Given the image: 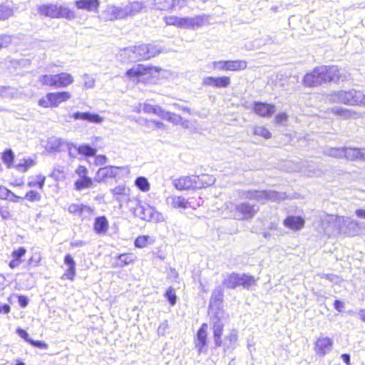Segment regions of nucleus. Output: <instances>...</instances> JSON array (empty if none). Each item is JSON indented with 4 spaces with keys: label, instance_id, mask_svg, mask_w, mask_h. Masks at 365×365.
<instances>
[{
    "label": "nucleus",
    "instance_id": "f257e3e1",
    "mask_svg": "<svg viewBox=\"0 0 365 365\" xmlns=\"http://www.w3.org/2000/svg\"><path fill=\"white\" fill-rule=\"evenodd\" d=\"M162 51V48L156 45L142 43L122 49L120 51L119 56L123 61H138L150 59L158 56Z\"/></svg>",
    "mask_w": 365,
    "mask_h": 365
},
{
    "label": "nucleus",
    "instance_id": "f03ea898",
    "mask_svg": "<svg viewBox=\"0 0 365 365\" xmlns=\"http://www.w3.org/2000/svg\"><path fill=\"white\" fill-rule=\"evenodd\" d=\"M143 8V4L140 1H133L120 6L108 5L103 11V16L108 21L123 19L135 15L140 12Z\"/></svg>",
    "mask_w": 365,
    "mask_h": 365
},
{
    "label": "nucleus",
    "instance_id": "7ed1b4c3",
    "mask_svg": "<svg viewBox=\"0 0 365 365\" xmlns=\"http://www.w3.org/2000/svg\"><path fill=\"white\" fill-rule=\"evenodd\" d=\"M325 100L331 103H342L351 106L365 107V94L355 89L334 91L327 95Z\"/></svg>",
    "mask_w": 365,
    "mask_h": 365
},
{
    "label": "nucleus",
    "instance_id": "20e7f679",
    "mask_svg": "<svg viewBox=\"0 0 365 365\" xmlns=\"http://www.w3.org/2000/svg\"><path fill=\"white\" fill-rule=\"evenodd\" d=\"M256 280L254 277L247 274H240L236 272L226 273L223 274L222 282V286L227 289H234L239 286L244 289H249L255 285Z\"/></svg>",
    "mask_w": 365,
    "mask_h": 365
},
{
    "label": "nucleus",
    "instance_id": "39448f33",
    "mask_svg": "<svg viewBox=\"0 0 365 365\" xmlns=\"http://www.w3.org/2000/svg\"><path fill=\"white\" fill-rule=\"evenodd\" d=\"M241 198L255 200L257 202L264 203L267 200L272 202H280L286 198L284 192H279L274 190H246L240 193Z\"/></svg>",
    "mask_w": 365,
    "mask_h": 365
},
{
    "label": "nucleus",
    "instance_id": "423d86ee",
    "mask_svg": "<svg viewBox=\"0 0 365 365\" xmlns=\"http://www.w3.org/2000/svg\"><path fill=\"white\" fill-rule=\"evenodd\" d=\"M322 225L329 235L331 234L334 230L346 232V225H357V222L350 217H338L334 215H326L322 220Z\"/></svg>",
    "mask_w": 365,
    "mask_h": 365
},
{
    "label": "nucleus",
    "instance_id": "0eeeda50",
    "mask_svg": "<svg viewBox=\"0 0 365 365\" xmlns=\"http://www.w3.org/2000/svg\"><path fill=\"white\" fill-rule=\"evenodd\" d=\"M133 214L141 220L148 222L157 223L164 221L163 215L157 211L155 207L138 200L133 208Z\"/></svg>",
    "mask_w": 365,
    "mask_h": 365
},
{
    "label": "nucleus",
    "instance_id": "6e6552de",
    "mask_svg": "<svg viewBox=\"0 0 365 365\" xmlns=\"http://www.w3.org/2000/svg\"><path fill=\"white\" fill-rule=\"evenodd\" d=\"M235 218L239 220H244L252 218L259 211L257 205H252L250 202H242L235 207Z\"/></svg>",
    "mask_w": 365,
    "mask_h": 365
},
{
    "label": "nucleus",
    "instance_id": "1a4fd4ad",
    "mask_svg": "<svg viewBox=\"0 0 365 365\" xmlns=\"http://www.w3.org/2000/svg\"><path fill=\"white\" fill-rule=\"evenodd\" d=\"M339 80L345 81L346 76H344L337 66H322L321 67V81H334Z\"/></svg>",
    "mask_w": 365,
    "mask_h": 365
},
{
    "label": "nucleus",
    "instance_id": "9d476101",
    "mask_svg": "<svg viewBox=\"0 0 365 365\" xmlns=\"http://www.w3.org/2000/svg\"><path fill=\"white\" fill-rule=\"evenodd\" d=\"M213 325L212 327L213 333V339L215 347H220L222 345V335L225 324L222 322L220 317L218 314L214 316L212 319Z\"/></svg>",
    "mask_w": 365,
    "mask_h": 365
},
{
    "label": "nucleus",
    "instance_id": "9b49d317",
    "mask_svg": "<svg viewBox=\"0 0 365 365\" xmlns=\"http://www.w3.org/2000/svg\"><path fill=\"white\" fill-rule=\"evenodd\" d=\"M52 147L55 149H61L66 147L68 151V155L71 158H76L80 154L79 147L76 146L73 143H68L62 138H53L51 140Z\"/></svg>",
    "mask_w": 365,
    "mask_h": 365
},
{
    "label": "nucleus",
    "instance_id": "f8f14e48",
    "mask_svg": "<svg viewBox=\"0 0 365 365\" xmlns=\"http://www.w3.org/2000/svg\"><path fill=\"white\" fill-rule=\"evenodd\" d=\"M153 71H158L155 67L137 64L128 69L125 74L129 78H139L147 74H152Z\"/></svg>",
    "mask_w": 365,
    "mask_h": 365
},
{
    "label": "nucleus",
    "instance_id": "ddd939ff",
    "mask_svg": "<svg viewBox=\"0 0 365 365\" xmlns=\"http://www.w3.org/2000/svg\"><path fill=\"white\" fill-rule=\"evenodd\" d=\"M230 84V78L227 76L222 77H205L202 80V85L215 88H227Z\"/></svg>",
    "mask_w": 365,
    "mask_h": 365
},
{
    "label": "nucleus",
    "instance_id": "4468645a",
    "mask_svg": "<svg viewBox=\"0 0 365 365\" xmlns=\"http://www.w3.org/2000/svg\"><path fill=\"white\" fill-rule=\"evenodd\" d=\"M343 158L351 161L356 160H365V148L344 147Z\"/></svg>",
    "mask_w": 365,
    "mask_h": 365
},
{
    "label": "nucleus",
    "instance_id": "2eb2a0df",
    "mask_svg": "<svg viewBox=\"0 0 365 365\" xmlns=\"http://www.w3.org/2000/svg\"><path fill=\"white\" fill-rule=\"evenodd\" d=\"M194 189H201L213 185L215 178L212 175L202 174L200 175H192Z\"/></svg>",
    "mask_w": 365,
    "mask_h": 365
},
{
    "label": "nucleus",
    "instance_id": "dca6fc26",
    "mask_svg": "<svg viewBox=\"0 0 365 365\" xmlns=\"http://www.w3.org/2000/svg\"><path fill=\"white\" fill-rule=\"evenodd\" d=\"M71 97V93L67 91L49 93L46 95L50 106L52 107H57L61 103L68 100Z\"/></svg>",
    "mask_w": 365,
    "mask_h": 365
},
{
    "label": "nucleus",
    "instance_id": "f3484780",
    "mask_svg": "<svg viewBox=\"0 0 365 365\" xmlns=\"http://www.w3.org/2000/svg\"><path fill=\"white\" fill-rule=\"evenodd\" d=\"M154 5L159 10H169L174 7H183L185 5V0H153Z\"/></svg>",
    "mask_w": 365,
    "mask_h": 365
},
{
    "label": "nucleus",
    "instance_id": "a211bd4d",
    "mask_svg": "<svg viewBox=\"0 0 365 365\" xmlns=\"http://www.w3.org/2000/svg\"><path fill=\"white\" fill-rule=\"evenodd\" d=\"M119 168L108 166L100 168L94 178V180L96 182H101L106 178H114L118 173Z\"/></svg>",
    "mask_w": 365,
    "mask_h": 365
},
{
    "label": "nucleus",
    "instance_id": "6ab92c4d",
    "mask_svg": "<svg viewBox=\"0 0 365 365\" xmlns=\"http://www.w3.org/2000/svg\"><path fill=\"white\" fill-rule=\"evenodd\" d=\"M253 108L255 112L262 117L271 116L275 112L274 105L261 102H255Z\"/></svg>",
    "mask_w": 365,
    "mask_h": 365
},
{
    "label": "nucleus",
    "instance_id": "aec40b11",
    "mask_svg": "<svg viewBox=\"0 0 365 365\" xmlns=\"http://www.w3.org/2000/svg\"><path fill=\"white\" fill-rule=\"evenodd\" d=\"M207 324L203 323L197 333V339L195 340V347L198 349L199 352L202 351L204 346L207 345Z\"/></svg>",
    "mask_w": 365,
    "mask_h": 365
},
{
    "label": "nucleus",
    "instance_id": "412c9836",
    "mask_svg": "<svg viewBox=\"0 0 365 365\" xmlns=\"http://www.w3.org/2000/svg\"><path fill=\"white\" fill-rule=\"evenodd\" d=\"M283 225L289 229L297 231L304 227V220L301 217L291 215L284 219Z\"/></svg>",
    "mask_w": 365,
    "mask_h": 365
},
{
    "label": "nucleus",
    "instance_id": "4be33fe9",
    "mask_svg": "<svg viewBox=\"0 0 365 365\" xmlns=\"http://www.w3.org/2000/svg\"><path fill=\"white\" fill-rule=\"evenodd\" d=\"M58 7V6L57 4H43L38 7L37 11L41 15L52 19H57Z\"/></svg>",
    "mask_w": 365,
    "mask_h": 365
},
{
    "label": "nucleus",
    "instance_id": "5701e85b",
    "mask_svg": "<svg viewBox=\"0 0 365 365\" xmlns=\"http://www.w3.org/2000/svg\"><path fill=\"white\" fill-rule=\"evenodd\" d=\"M72 117L75 120H83L93 123H101L103 120V118L98 114L91 113L89 112L81 113L78 111L74 113Z\"/></svg>",
    "mask_w": 365,
    "mask_h": 365
},
{
    "label": "nucleus",
    "instance_id": "b1692460",
    "mask_svg": "<svg viewBox=\"0 0 365 365\" xmlns=\"http://www.w3.org/2000/svg\"><path fill=\"white\" fill-rule=\"evenodd\" d=\"M55 88H66L73 82V76L68 73H61L54 75Z\"/></svg>",
    "mask_w": 365,
    "mask_h": 365
},
{
    "label": "nucleus",
    "instance_id": "393cba45",
    "mask_svg": "<svg viewBox=\"0 0 365 365\" xmlns=\"http://www.w3.org/2000/svg\"><path fill=\"white\" fill-rule=\"evenodd\" d=\"M332 113L343 118V119H356L359 118L361 115L359 113L354 111L351 109L344 108L341 107H336L332 109Z\"/></svg>",
    "mask_w": 365,
    "mask_h": 365
},
{
    "label": "nucleus",
    "instance_id": "a878e982",
    "mask_svg": "<svg viewBox=\"0 0 365 365\" xmlns=\"http://www.w3.org/2000/svg\"><path fill=\"white\" fill-rule=\"evenodd\" d=\"M173 185L179 190L194 189L192 175L174 180Z\"/></svg>",
    "mask_w": 365,
    "mask_h": 365
},
{
    "label": "nucleus",
    "instance_id": "bb28decb",
    "mask_svg": "<svg viewBox=\"0 0 365 365\" xmlns=\"http://www.w3.org/2000/svg\"><path fill=\"white\" fill-rule=\"evenodd\" d=\"M78 9H84L88 11H96L100 5L99 0H78L75 2Z\"/></svg>",
    "mask_w": 365,
    "mask_h": 365
},
{
    "label": "nucleus",
    "instance_id": "cd10ccee",
    "mask_svg": "<svg viewBox=\"0 0 365 365\" xmlns=\"http://www.w3.org/2000/svg\"><path fill=\"white\" fill-rule=\"evenodd\" d=\"M224 290L222 286H217L212 291L210 299V306L220 307L223 301Z\"/></svg>",
    "mask_w": 365,
    "mask_h": 365
},
{
    "label": "nucleus",
    "instance_id": "c85d7f7f",
    "mask_svg": "<svg viewBox=\"0 0 365 365\" xmlns=\"http://www.w3.org/2000/svg\"><path fill=\"white\" fill-rule=\"evenodd\" d=\"M303 82L306 86H317L319 83V69L316 67L313 71L307 73Z\"/></svg>",
    "mask_w": 365,
    "mask_h": 365
},
{
    "label": "nucleus",
    "instance_id": "c756f323",
    "mask_svg": "<svg viewBox=\"0 0 365 365\" xmlns=\"http://www.w3.org/2000/svg\"><path fill=\"white\" fill-rule=\"evenodd\" d=\"M166 202L168 205L173 208L187 209V199L182 196L171 195L169 196Z\"/></svg>",
    "mask_w": 365,
    "mask_h": 365
},
{
    "label": "nucleus",
    "instance_id": "7c9ffc66",
    "mask_svg": "<svg viewBox=\"0 0 365 365\" xmlns=\"http://www.w3.org/2000/svg\"><path fill=\"white\" fill-rule=\"evenodd\" d=\"M64 263L68 266L65 276L67 279L72 280L76 273V262L71 255L68 254L65 256Z\"/></svg>",
    "mask_w": 365,
    "mask_h": 365
},
{
    "label": "nucleus",
    "instance_id": "2f4dec72",
    "mask_svg": "<svg viewBox=\"0 0 365 365\" xmlns=\"http://www.w3.org/2000/svg\"><path fill=\"white\" fill-rule=\"evenodd\" d=\"M94 230L98 234H105L108 228V222L106 217H98L95 219Z\"/></svg>",
    "mask_w": 365,
    "mask_h": 365
},
{
    "label": "nucleus",
    "instance_id": "473e14b6",
    "mask_svg": "<svg viewBox=\"0 0 365 365\" xmlns=\"http://www.w3.org/2000/svg\"><path fill=\"white\" fill-rule=\"evenodd\" d=\"M238 339L237 330H232L230 333L225 336V342L224 344V351L226 352L230 349H233L235 347Z\"/></svg>",
    "mask_w": 365,
    "mask_h": 365
},
{
    "label": "nucleus",
    "instance_id": "72a5a7b5",
    "mask_svg": "<svg viewBox=\"0 0 365 365\" xmlns=\"http://www.w3.org/2000/svg\"><path fill=\"white\" fill-rule=\"evenodd\" d=\"M247 63L244 60L227 61V71H238L245 70Z\"/></svg>",
    "mask_w": 365,
    "mask_h": 365
},
{
    "label": "nucleus",
    "instance_id": "f704fd0d",
    "mask_svg": "<svg viewBox=\"0 0 365 365\" xmlns=\"http://www.w3.org/2000/svg\"><path fill=\"white\" fill-rule=\"evenodd\" d=\"M111 192L117 201L122 202L124 200V197L128 195L129 189L124 185H120L112 189Z\"/></svg>",
    "mask_w": 365,
    "mask_h": 365
},
{
    "label": "nucleus",
    "instance_id": "c9c22d12",
    "mask_svg": "<svg viewBox=\"0 0 365 365\" xmlns=\"http://www.w3.org/2000/svg\"><path fill=\"white\" fill-rule=\"evenodd\" d=\"M140 107L141 110L145 113H153L159 117H160L163 108L158 105H152L150 103H145L143 104H140Z\"/></svg>",
    "mask_w": 365,
    "mask_h": 365
},
{
    "label": "nucleus",
    "instance_id": "e433bc0d",
    "mask_svg": "<svg viewBox=\"0 0 365 365\" xmlns=\"http://www.w3.org/2000/svg\"><path fill=\"white\" fill-rule=\"evenodd\" d=\"M60 18H64L68 20H73L76 18V14L74 11L70 9L67 6H58L57 19Z\"/></svg>",
    "mask_w": 365,
    "mask_h": 365
},
{
    "label": "nucleus",
    "instance_id": "4c0bfd02",
    "mask_svg": "<svg viewBox=\"0 0 365 365\" xmlns=\"http://www.w3.org/2000/svg\"><path fill=\"white\" fill-rule=\"evenodd\" d=\"M160 118L175 125L179 124L182 120V117L180 115L166 111L164 109L163 110Z\"/></svg>",
    "mask_w": 365,
    "mask_h": 365
},
{
    "label": "nucleus",
    "instance_id": "58836bf2",
    "mask_svg": "<svg viewBox=\"0 0 365 365\" xmlns=\"http://www.w3.org/2000/svg\"><path fill=\"white\" fill-rule=\"evenodd\" d=\"M93 183L92 179L88 177L79 178L75 182L74 184L75 189L78 191L85 188L91 187H93Z\"/></svg>",
    "mask_w": 365,
    "mask_h": 365
},
{
    "label": "nucleus",
    "instance_id": "ea45409f",
    "mask_svg": "<svg viewBox=\"0 0 365 365\" xmlns=\"http://www.w3.org/2000/svg\"><path fill=\"white\" fill-rule=\"evenodd\" d=\"M208 21V16L206 14L198 15L192 17V30H195L205 25Z\"/></svg>",
    "mask_w": 365,
    "mask_h": 365
},
{
    "label": "nucleus",
    "instance_id": "a19ab883",
    "mask_svg": "<svg viewBox=\"0 0 365 365\" xmlns=\"http://www.w3.org/2000/svg\"><path fill=\"white\" fill-rule=\"evenodd\" d=\"M164 21L167 25H172L178 28L183 29L184 17L175 16H165Z\"/></svg>",
    "mask_w": 365,
    "mask_h": 365
},
{
    "label": "nucleus",
    "instance_id": "79ce46f5",
    "mask_svg": "<svg viewBox=\"0 0 365 365\" xmlns=\"http://www.w3.org/2000/svg\"><path fill=\"white\" fill-rule=\"evenodd\" d=\"M68 210L70 213L81 215L83 212H90L91 208L88 206L78 204H71Z\"/></svg>",
    "mask_w": 365,
    "mask_h": 365
},
{
    "label": "nucleus",
    "instance_id": "37998d69",
    "mask_svg": "<svg viewBox=\"0 0 365 365\" xmlns=\"http://www.w3.org/2000/svg\"><path fill=\"white\" fill-rule=\"evenodd\" d=\"M326 155L336 158H343L344 156V147L343 148H327L324 150Z\"/></svg>",
    "mask_w": 365,
    "mask_h": 365
},
{
    "label": "nucleus",
    "instance_id": "c03bdc74",
    "mask_svg": "<svg viewBox=\"0 0 365 365\" xmlns=\"http://www.w3.org/2000/svg\"><path fill=\"white\" fill-rule=\"evenodd\" d=\"M13 15L12 8L7 4H0V21L8 19Z\"/></svg>",
    "mask_w": 365,
    "mask_h": 365
},
{
    "label": "nucleus",
    "instance_id": "a18cd8bd",
    "mask_svg": "<svg viewBox=\"0 0 365 365\" xmlns=\"http://www.w3.org/2000/svg\"><path fill=\"white\" fill-rule=\"evenodd\" d=\"M79 149L80 154L85 156L92 157L96 155V149L87 144H83L79 146Z\"/></svg>",
    "mask_w": 365,
    "mask_h": 365
},
{
    "label": "nucleus",
    "instance_id": "49530a36",
    "mask_svg": "<svg viewBox=\"0 0 365 365\" xmlns=\"http://www.w3.org/2000/svg\"><path fill=\"white\" fill-rule=\"evenodd\" d=\"M14 158V154L11 149L6 150L1 156L3 162L7 165L8 168H11Z\"/></svg>",
    "mask_w": 365,
    "mask_h": 365
},
{
    "label": "nucleus",
    "instance_id": "de8ad7c7",
    "mask_svg": "<svg viewBox=\"0 0 365 365\" xmlns=\"http://www.w3.org/2000/svg\"><path fill=\"white\" fill-rule=\"evenodd\" d=\"M136 186L143 192L148 191L150 189V184L148 180L144 177H138L135 180Z\"/></svg>",
    "mask_w": 365,
    "mask_h": 365
},
{
    "label": "nucleus",
    "instance_id": "09e8293b",
    "mask_svg": "<svg viewBox=\"0 0 365 365\" xmlns=\"http://www.w3.org/2000/svg\"><path fill=\"white\" fill-rule=\"evenodd\" d=\"M255 135L264 137L266 139H269L272 137L271 133L263 126H255L253 129Z\"/></svg>",
    "mask_w": 365,
    "mask_h": 365
},
{
    "label": "nucleus",
    "instance_id": "8fccbe9b",
    "mask_svg": "<svg viewBox=\"0 0 365 365\" xmlns=\"http://www.w3.org/2000/svg\"><path fill=\"white\" fill-rule=\"evenodd\" d=\"M38 81L42 85L55 88L54 75H43L39 77Z\"/></svg>",
    "mask_w": 365,
    "mask_h": 365
},
{
    "label": "nucleus",
    "instance_id": "3c124183",
    "mask_svg": "<svg viewBox=\"0 0 365 365\" xmlns=\"http://www.w3.org/2000/svg\"><path fill=\"white\" fill-rule=\"evenodd\" d=\"M332 344V340L329 338L321 339V355L330 351Z\"/></svg>",
    "mask_w": 365,
    "mask_h": 365
},
{
    "label": "nucleus",
    "instance_id": "603ef678",
    "mask_svg": "<svg viewBox=\"0 0 365 365\" xmlns=\"http://www.w3.org/2000/svg\"><path fill=\"white\" fill-rule=\"evenodd\" d=\"M203 203V200L201 197L196 199L194 197H191L187 199V209L192 208L196 209L201 206Z\"/></svg>",
    "mask_w": 365,
    "mask_h": 365
},
{
    "label": "nucleus",
    "instance_id": "864d4df0",
    "mask_svg": "<svg viewBox=\"0 0 365 365\" xmlns=\"http://www.w3.org/2000/svg\"><path fill=\"white\" fill-rule=\"evenodd\" d=\"M165 296L168 299L170 305L173 306L176 304L177 296L175 294V291L173 287H170L167 289Z\"/></svg>",
    "mask_w": 365,
    "mask_h": 365
},
{
    "label": "nucleus",
    "instance_id": "5fc2aeb1",
    "mask_svg": "<svg viewBox=\"0 0 365 365\" xmlns=\"http://www.w3.org/2000/svg\"><path fill=\"white\" fill-rule=\"evenodd\" d=\"M24 198L31 202H38L41 200V195L36 191L30 190L26 194Z\"/></svg>",
    "mask_w": 365,
    "mask_h": 365
},
{
    "label": "nucleus",
    "instance_id": "6e6d98bb",
    "mask_svg": "<svg viewBox=\"0 0 365 365\" xmlns=\"http://www.w3.org/2000/svg\"><path fill=\"white\" fill-rule=\"evenodd\" d=\"M83 79L84 82V87L87 89L93 88L95 86V79L88 74H84L83 76Z\"/></svg>",
    "mask_w": 365,
    "mask_h": 365
},
{
    "label": "nucleus",
    "instance_id": "4d7b16f0",
    "mask_svg": "<svg viewBox=\"0 0 365 365\" xmlns=\"http://www.w3.org/2000/svg\"><path fill=\"white\" fill-rule=\"evenodd\" d=\"M121 266L127 265L133 261V256L129 254L120 255L118 257Z\"/></svg>",
    "mask_w": 365,
    "mask_h": 365
},
{
    "label": "nucleus",
    "instance_id": "13d9d810",
    "mask_svg": "<svg viewBox=\"0 0 365 365\" xmlns=\"http://www.w3.org/2000/svg\"><path fill=\"white\" fill-rule=\"evenodd\" d=\"M33 165V160H24V163H19L16 165L17 170L20 172H26L27 168Z\"/></svg>",
    "mask_w": 365,
    "mask_h": 365
},
{
    "label": "nucleus",
    "instance_id": "bf43d9fd",
    "mask_svg": "<svg viewBox=\"0 0 365 365\" xmlns=\"http://www.w3.org/2000/svg\"><path fill=\"white\" fill-rule=\"evenodd\" d=\"M148 236H140L136 238L135 245L137 247H144L147 245Z\"/></svg>",
    "mask_w": 365,
    "mask_h": 365
},
{
    "label": "nucleus",
    "instance_id": "052dcab7",
    "mask_svg": "<svg viewBox=\"0 0 365 365\" xmlns=\"http://www.w3.org/2000/svg\"><path fill=\"white\" fill-rule=\"evenodd\" d=\"M11 41V38L9 35H0V48L7 47Z\"/></svg>",
    "mask_w": 365,
    "mask_h": 365
},
{
    "label": "nucleus",
    "instance_id": "680f3d73",
    "mask_svg": "<svg viewBox=\"0 0 365 365\" xmlns=\"http://www.w3.org/2000/svg\"><path fill=\"white\" fill-rule=\"evenodd\" d=\"M26 249L24 247H19L17 250L12 252V257L14 259L21 260V258L26 254Z\"/></svg>",
    "mask_w": 365,
    "mask_h": 365
},
{
    "label": "nucleus",
    "instance_id": "e2e57ef3",
    "mask_svg": "<svg viewBox=\"0 0 365 365\" xmlns=\"http://www.w3.org/2000/svg\"><path fill=\"white\" fill-rule=\"evenodd\" d=\"M41 256L38 253H35L29 260V265L36 267L41 261Z\"/></svg>",
    "mask_w": 365,
    "mask_h": 365
},
{
    "label": "nucleus",
    "instance_id": "0e129e2a",
    "mask_svg": "<svg viewBox=\"0 0 365 365\" xmlns=\"http://www.w3.org/2000/svg\"><path fill=\"white\" fill-rule=\"evenodd\" d=\"M213 67L219 70L227 71V61H214Z\"/></svg>",
    "mask_w": 365,
    "mask_h": 365
},
{
    "label": "nucleus",
    "instance_id": "69168bd1",
    "mask_svg": "<svg viewBox=\"0 0 365 365\" xmlns=\"http://www.w3.org/2000/svg\"><path fill=\"white\" fill-rule=\"evenodd\" d=\"M30 344L33 345L34 346L42 349H46L48 348V344H46L43 341H34V340H30Z\"/></svg>",
    "mask_w": 365,
    "mask_h": 365
},
{
    "label": "nucleus",
    "instance_id": "338daca9",
    "mask_svg": "<svg viewBox=\"0 0 365 365\" xmlns=\"http://www.w3.org/2000/svg\"><path fill=\"white\" fill-rule=\"evenodd\" d=\"M0 215L4 220H7L11 217L7 207H0Z\"/></svg>",
    "mask_w": 365,
    "mask_h": 365
},
{
    "label": "nucleus",
    "instance_id": "774afa93",
    "mask_svg": "<svg viewBox=\"0 0 365 365\" xmlns=\"http://www.w3.org/2000/svg\"><path fill=\"white\" fill-rule=\"evenodd\" d=\"M76 173L78 174L80 178L87 177L88 170L84 166H78L76 169Z\"/></svg>",
    "mask_w": 365,
    "mask_h": 365
}]
</instances>
